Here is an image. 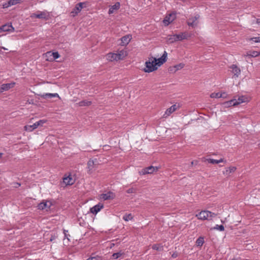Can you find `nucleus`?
I'll return each instance as SVG.
<instances>
[{
    "label": "nucleus",
    "mask_w": 260,
    "mask_h": 260,
    "mask_svg": "<svg viewBox=\"0 0 260 260\" xmlns=\"http://www.w3.org/2000/svg\"><path fill=\"white\" fill-rule=\"evenodd\" d=\"M127 55L125 49H118L116 53L110 52L106 55L107 59L109 61L123 60Z\"/></svg>",
    "instance_id": "f257e3e1"
},
{
    "label": "nucleus",
    "mask_w": 260,
    "mask_h": 260,
    "mask_svg": "<svg viewBox=\"0 0 260 260\" xmlns=\"http://www.w3.org/2000/svg\"><path fill=\"white\" fill-rule=\"evenodd\" d=\"M190 36L187 32H181L180 34L169 35L167 36V41L169 43H173L178 41L187 39Z\"/></svg>",
    "instance_id": "f03ea898"
},
{
    "label": "nucleus",
    "mask_w": 260,
    "mask_h": 260,
    "mask_svg": "<svg viewBox=\"0 0 260 260\" xmlns=\"http://www.w3.org/2000/svg\"><path fill=\"white\" fill-rule=\"evenodd\" d=\"M157 61L155 57H149L148 60L146 61V68L144 69V71L146 73H150L157 69L156 62Z\"/></svg>",
    "instance_id": "7ed1b4c3"
},
{
    "label": "nucleus",
    "mask_w": 260,
    "mask_h": 260,
    "mask_svg": "<svg viewBox=\"0 0 260 260\" xmlns=\"http://www.w3.org/2000/svg\"><path fill=\"white\" fill-rule=\"evenodd\" d=\"M217 216V214L212 212L208 210H202L200 213L196 215V216L200 220H212V219Z\"/></svg>",
    "instance_id": "20e7f679"
},
{
    "label": "nucleus",
    "mask_w": 260,
    "mask_h": 260,
    "mask_svg": "<svg viewBox=\"0 0 260 260\" xmlns=\"http://www.w3.org/2000/svg\"><path fill=\"white\" fill-rule=\"evenodd\" d=\"M46 120L41 119L34 123L32 125H27L24 126V129L27 132H32L35 129L37 128L39 126H42L43 124L46 123Z\"/></svg>",
    "instance_id": "39448f33"
},
{
    "label": "nucleus",
    "mask_w": 260,
    "mask_h": 260,
    "mask_svg": "<svg viewBox=\"0 0 260 260\" xmlns=\"http://www.w3.org/2000/svg\"><path fill=\"white\" fill-rule=\"evenodd\" d=\"M200 17V16L198 14H196L194 17H190L187 21V25L192 28L196 27L199 23L198 19Z\"/></svg>",
    "instance_id": "423d86ee"
},
{
    "label": "nucleus",
    "mask_w": 260,
    "mask_h": 260,
    "mask_svg": "<svg viewBox=\"0 0 260 260\" xmlns=\"http://www.w3.org/2000/svg\"><path fill=\"white\" fill-rule=\"evenodd\" d=\"M158 171V168L156 167H153L152 166H149L148 167H146L142 169L141 171L139 172V174L140 175H146L148 174H152L155 172H157Z\"/></svg>",
    "instance_id": "0eeeda50"
},
{
    "label": "nucleus",
    "mask_w": 260,
    "mask_h": 260,
    "mask_svg": "<svg viewBox=\"0 0 260 260\" xmlns=\"http://www.w3.org/2000/svg\"><path fill=\"white\" fill-rule=\"evenodd\" d=\"M76 179V175L74 173H70L68 176L66 175V186L74 184Z\"/></svg>",
    "instance_id": "6e6552de"
},
{
    "label": "nucleus",
    "mask_w": 260,
    "mask_h": 260,
    "mask_svg": "<svg viewBox=\"0 0 260 260\" xmlns=\"http://www.w3.org/2000/svg\"><path fill=\"white\" fill-rule=\"evenodd\" d=\"M176 18L175 13H170L167 15L163 20V23L165 26L169 25Z\"/></svg>",
    "instance_id": "1a4fd4ad"
},
{
    "label": "nucleus",
    "mask_w": 260,
    "mask_h": 260,
    "mask_svg": "<svg viewBox=\"0 0 260 260\" xmlns=\"http://www.w3.org/2000/svg\"><path fill=\"white\" fill-rule=\"evenodd\" d=\"M230 68L231 72L233 74V78H238L241 74V69L236 64H232Z\"/></svg>",
    "instance_id": "9d476101"
},
{
    "label": "nucleus",
    "mask_w": 260,
    "mask_h": 260,
    "mask_svg": "<svg viewBox=\"0 0 260 260\" xmlns=\"http://www.w3.org/2000/svg\"><path fill=\"white\" fill-rule=\"evenodd\" d=\"M33 16H34L35 18H39V19H44L45 20H47L49 19V14L48 12L46 11H42V12H39V13L33 14Z\"/></svg>",
    "instance_id": "9b49d317"
},
{
    "label": "nucleus",
    "mask_w": 260,
    "mask_h": 260,
    "mask_svg": "<svg viewBox=\"0 0 260 260\" xmlns=\"http://www.w3.org/2000/svg\"><path fill=\"white\" fill-rule=\"evenodd\" d=\"M52 205V204L50 201L43 200L42 202L38 204V209L39 210H43L46 208L50 209Z\"/></svg>",
    "instance_id": "f8f14e48"
},
{
    "label": "nucleus",
    "mask_w": 260,
    "mask_h": 260,
    "mask_svg": "<svg viewBox=\"0 0 260 260\" xmlns=\"http://www.w3.org/2000/svg\"><path fill=\"white\" fill-rule=\"evenodd\" d=\"M85 5V3H79L77 4L75 8L73 9V10L71 12V14L72 15V16L74 17L76 15H77L82 10V9L83 8V5Z\"/></svg>",
    "instance_id": "ddd939ff"
},
{
    "label": "nucleus",
    "mask_w": 260,
    "mask_h": 260,
    "mask_svg": "<svg viewBox=\"0 0 260 260\" xmlns=\"http://www.w3.org/2000/svg\"><path fill=\"white\" fill-rule=\"evenodd\" d=\"M179 108V105L174 104L171 106L169 108L167 109L164 114V117H167L170 115L172 113L175 111L177 109Z\"/></svg>",
    "instance_id": "4468645a"
},
{
    "label": "nucleus",
    "mask_w": 260,
    "mask_h": 260,
    "mask_svg": "<svg viewBox=\"0 0 260 260\" xmlns=\"http://www.w3.org/2000/svg\"><path fill=\"white\" fill-rule=\"evenodd\" d=\"M14 30V28L11 24H6L0 26V33L2 32L10 31L13 32Z\"/></svg>",
    "instance_id": "2eb2a0df"
},
{
    "label": "nucleus",
    "mask_w": 260,
    "mask_h": 260,
    "mask_svg": "<svg viewBox=\"0 0 260 260\" xmlns=\"http://www.w3.org/2000/svg\"><path fill=\"white\" fill-rule=\"evenodd\" d=\"M115 197V194L111 191H109L106 193H103L101 195V199L104 200H108L114 199Z\"/></svg>",
    "instance_id": "dca6fc26"
},
{
    "label": "nucleus",
    "mask_w": 260,
    "mask_h": 260,
    "mask_svg": "<svg viewBox=\"0 0 260 260\" xmlns=\"http://www.w3.org/2000/svg\"><path fill=\"white\" fill-rule=\"evenodd\" d=\"M15 84V82L2 84L0 87V92L1 93L5 91L8 90L10 88L14 87Z\"/></svg>",
    "instance_id": "f3484780"
},
{
    "label": "nucleus",
    "mask_w": 260,
    "mask_h": 260,
    "mask_svg": "<svg viewBox=\"0 0 260 260\" xmlns=\"http://www.w3.org/2000/svg\"><path fill=\"white\" fill-rule=\"evenodd\" d=\"M167 53L166 51L164 52V53L162 54V55L161 56V57L157 59V61L156 62V64L157 66L160 67L161 65H162L164 62H165L167 60Z\"/></svg>",
    "instance_id": "a211bd4d"
},
{
    "label": "nucleus",
    "mask_w": 260,
    "mask_h": 260,
    "mask_svg": "<svg viewBox=\"0 0 260 260\" xmlns=\"http://www.w3.org/2000/svg\"><path fill=\"white\" fill-rule=\"evenodd\" d=\"M103 208L104 205L102 204L99 203L98 204L91 208L90 209V211L92 214H96Z\"/></svg>",
    "instance_id": "6ab92c4d"
},
{
    "label": "nucleus",
    "mask_w": 260,
    "mask_h": 260,
    "mask_svg": "<svg viewBox=\"0 0 260 260\" xmlns=\"http://www.w3.org/2000/svg\"><path fill=\"white\" fill-rule=\"evenodd\" d=\"M132 39V36L130 35H127L123 37H122L121 40V43L120 45L122 46H126L127 45L129 42H130L131 40Z\"/></svg>",
    "instance_id": "aec40b11"
},
{
    "label": "nucleus",
    "mask_w": 260,
    "mask_h": 260,
    "mask_svg": "<svg viewBox=\"0 0 260 260\" xmlns=\"http://www.w3.org/2000/svg\"><path fill=\"white\" fill-rule=\"evenodd\" d=\"M260 55V52L256 51H249L244 55V57H255L258 56Z\"/></svg>",
    "instance_id": "412c9836"
},
{
    "label": "nucleus",
    "mask_w": 260,
    "mask_h": 260,
    "mask_svg": "<svg viewBox=\"0 0 260 260\" xmlns=\"http://www.w3.org/2000/svg\"><path fill=\"white\" fill-rule=\"evenodd\" d=\"M120 3L119 2L116 3L114 5L112 6L109 9V14H113L115 10H118L120 8Z\"/></svg>",
    "instance_id": "4be33fe9"
},
{
    "label": "nucleus",
    "mask_w": 260,
    "mask_h": 260,
    "mask_svg": "<svg viewBox=\"0 0 260 260\" xmlns=\"http://www.w3.org/2000/svg\"><path fill=\"white\" fill-rule=\"evenodd\" d=\"M94 161L93 160L90 159L87 162V172L90 174L92 173V170L94 167Z\"/></svg>",
    "instance_id": "5701e85b"
},
{
    "label": "nucleus",
    "mask_w": 260,
    "mask_h": 260,
    "mask_svg": "<svg viewBox=\"0 0 260 260\" xmlns=\"http://www.w3.org/2000/svg\"><path fill=\"white\" fill-rule=\"evenodd\" d=\"M237 168L235 167H230L226 169V170L223 171V174L224 175L229 176L231 173H234Z\"/></svg>",
    "instance_id": "b1692460"
},
{
    "label": "nucleus",
    "mask_w": 260,
    "mask_h": 260,
    "mask_svg": "<svg viewBox=\"0 0 260 260\" xmlns=\"http://www.w3.org/2000/svg\"><path fill=\"white\" fill-rule=\"evenodd\" d=\"M223 105L224 106V107L236 106H237V104H236V99H233L230 101L224 102L223 103Z\"/></svg>",
    "instance_id": "393cba45"
},
{
    "label": "nucleus",
    "mask_w": 260,
    "mask_h": 260,
    "mask_svg": "<svg viewBox=\"0 0 260 260\" xmlns=\"http://www.w3.org/2000/svg\"><path fill=\"white\" fill-rule=\"evenodd\" d=\"M207 160L209 163L212 164H217L220 162H226V161L224 160L223 158H220L219 160H216L213 158H209L207 159Z\"/></svg>",
    "instance_id": "a878e982"
},
{
    "label": "nucleus",
    "mask_w": 260,
    "mask_h": 260,
    "mask_svg": "<svg viewBox=\"0 0 260 260\" xmlns=\"http://www.w3.org/2000/svg\"><path fill=\"white\" fill-rule=\"evenodd\" d=\"M43 97L44 98V99H52L53 98H54V97H59V95L57 93H46L45 94H43Z\"/></svg>",
    "instance_id": "bb28decb"
},
{
    "label": "nucleus",
    "mask_w": 260,
    "mask_h": 260,
    "mask_svg": "<svg viewBox=\"0 0 260 260\" xmlns=\"http://www.w3.org/2000/svg\"><path fill=\"white\" fill-rule=\"evenodd\" d=\"M91 104V101H88L87 100H83L78 103V105L79 106H88Z\"/></svg>",
    "instance_id": "cd10ccee"
},
{
    "label": "nucleus",
    "mask_w": 260,
    "mask_h": 260,
    "mask_svg": "<svg viewBox=\"0 0 260 260\" xmlns=\"http://www.w3.org/2000/svg\"><path fill=\"white\" fill-rule=\"evenodd\" d=\"M123 219L125 221L132 220L133 219V216L131 213L125 214L122 217Z\"/></svg>",
    "instance_id": "c85d7f7f"
},
{
    "label": "nucleus",
    "mask_w": 260,
    "mask_h": 260,
    "mask_svg": "<svg viewBox=\"0 0 260 260\" xmlns=\"http://www.w3.org/2000/svg\"><path fill=\"white\" fill-rule=\"evenodd\" d=\"M245 99L246 98L244 96H241L239 97L237 100L236 99V104H237V106L239 105L240 104L245 102Z\"/></svg>",
    "instance_id": "c756f323"
},
{
    "label": "nucleus",
    "mask_w": 260,
    "mask_h": 260,
    "mask_svg": "<svg viewBox=\"0 0 260 260\" xmlns=\"http://www.w3.org/2000/svg\"><path fill=\"white\" fill-rule=\"evenodd\" d=\"M8 2L11 6L20 4L23 2V0H9Z\"/></svg>",
    "instance_id": "7c9ffc66"
},
{
    "label": "nucleus",
    "mask_w": 260,
    "mask_h": 260,
    "mask_svg": "<svg viewBox=\"0 0 260 260\" xmlns=\"http://www.w3.org/2000/svg\"><path fill=\"white\" fill-rule=\"evenodd\" d=\"M52 53V52L51 51H48L45 54V57H46V60L47 61H52L53 60H50V59H52V54H51Z\"/></svg>",
    "instance_id": "2f4dec72"
},
{
    "label": "nucleus",
    "mask_w": 260,
    "mask_h": 260,
    "mask_svg": "<svg viewBox=\"0 0 260 260\" xmlns=\"http://www.w3.org/2000/svg\"><path fill=\"white\" fill-rule=\"evenodd\" d=\"M204 238L201 237H199L197 240V241H196V243L197 244V245L200 246H202L203 245V244H204Z\"/></svg>",
    "instance_id": "473e14b6"
},
{
    "label": "nucleus",
    "mask_w": 260,
    "mask_h": 260,
    "mask_svg": "<svg viewBox=\"0 0 260 260\" xmlns=\"http://www.w3.org/2000/svg\"><path fill=\"white\" fill-rule=\"evenodd\" d=\"M52 54V59H50V60H54L56 59H57L59 57L60 55L58 52H54L51 53Z\"/></svg>",
    "instance_id": "72a5a7b5"
},
{
    "label": "nucleus",
    "mask_w": 260,
    "mask_h": 260,
    "mask_svg": "<svg viewBox=\"0 0 260 260\" xmlns=\"http://www.w3.org/2000/svg\"><path fill=\"white\" fill-rule=\"evenodd\" d=\"M210 96L211 98H220L221 94L220 92H213L210 94Z\"/></svg>",
    "instance_id": "f704fd0d"
},
{
    "label": "nucleus",
    "mask_w": 260,
    "mask_h": 260,
    "mask_svg": "<svg viewBox=\"0 0 260 260\" xmlns=\"http://www.w3.org/2000/svg\"><path fill=\"white\" fill-rule=\"evenodd\" d=\"M184 66L185 65L184 63H180L179 64L175 65L174 67V68L176 69L175 71H177V70H180V69L183 68Z\"/></svg>",
    "instance_id": "c9c22d12"
},
{
    "label": "nucleus",
    "mask_w": 260,
    "mask_h": 260,
    "mask_svg": "<svg viewBox=\"0 0 260 260\" xmlns=\"http://www.w3.org/2000/svg\"><path fill=\"white\" fill-rule=\"evenodd\" d=\"M214 229L219 230L220 231H223L224 230V227L223 225H218L216 224L215 227L214 228Z\"/></svg>",
    "instance_id": "e433bc0d"
},
{
    "label": "nucleus",
    "mask_w": 260,
    "mask_h": 260,
    "mask_svg": "<svg viewBox=\"0 0 260 260\" xmlns=\"http://www.w3.org/2000/svg\"><path fill=\"white\" fill-rule=\"evenodd\" d=\"M122 253L121 252H118L117 253H114L112 254V257L114 259H117L118 257H120L122 255Z\"/></svg>",
    "instance_id": "4c0bfd02"
},
{
    "label": "nucleus",
    "mask_w": 260,
    "mask_h": 260,
    "mask_svg": "<svg viewBox=\"0 0 260 260\" xmlns=\"http://www.w3.org/2000/svg\"><path fill=\"white\" fill-rule=\"evenodd\" d=\"M249 40L253 41L255 43H260V37L251 38L249 39Z\"/></svg>",
    "instance_id": "58836bf2"
},
{
    "label": "nucleus",
    "mask_w": 260,
    "mask_h": 260,
    "mask_svg": "<svg viewBox=\"0 0 260 260\" xmlns=\"http://www.w3.org/2000/svg\"><path fill=\"white\" fill-rule=\"evenodd\" d=\"M86 260H101V258L99 256H91V257L87 258Z\"/></svg>",
    "instance_id": "ea45409f"
},
{
    "label": "nucleus",
    "mask_w": 260,
    "mask_h": 260,
    "mask_svg": "<svg viewBox=\"0 0 260 260\" xmlns=\"http://www.w3.org/2000/svg\"><path fill=\"white\" fill-rule=\"evenodd\" d=\"M13 187L15 188H18L21 186V183L19 182H13L12 183Z\"/></svg>",
    "instance_id": "a19ab883"
},
{
    "label": "nucleus",
    "mask_w": 260,
    "mask_h": 260,
    "mask_svg": "<svg viewBox=\"0 0 260 260\" xmlns=\"http://www.w3.org/2000/svg\"><path fill=\"white\" fill-rule=\"evenodd\" d=\"M135 191H136V189H135V188H133V187L130 188H129L128 189H127V190H126V192H127V193H134V192H135Z\"/></svg>",
    "instance_id": "79ce46f5"
},
{
    "label": "nucleus",
    "mask_w": 260,
    "mask_h": 260,
    "mask_svg": "<svg viewBox=\"0 0 260 260\" xmlns=\"http://www.w3.org/2000/svg\"><path fill=\"white\" fill-rule=\"evenodd\" d=\"M11 5L9 4V2H7V3H5L3 4V8H8V7H10Z\"/></svg>",
    "instance_id": "37998d69"
},
{
    "label": "nucleus",
    "mask_w": 260,
    "mask_h": 260,
    "mask_svg": "<svg viewBox=\"0 0 260 260\" xmlns=\"http://www.w3.org/2000/svg\"><path fill=\"white\" fill-rule=\"evenodd\" d=\"M152 249L155 250H159V246L157 244H154L152 246Z\"/></svg>",
    "instance_id": "c03bdc74"
},
{
    "label": "nucleus",
    "mask_w": 260,
    "mask_h": 260,
    "mask_svg": "<svg viewBox=\"0 0 260 260\" xmlns=\"http://www.w3.org/2000/svg\"><path fill=\"white\" fill-rule=\"evenodd\" d=\"M221 94V98H225L227 96V94L225 92L220 93Z\"/></svg>",
    "instance_id": "a18cd8bd"
},
{
    "label": "nucleus",
    "mask_w": 260,
    "mask_h": 260,
    "mask_svg": "<svg viewBox=\"0 0 260 260\" xmlns=\"http://www.w3.org/2000/svg\"><path fill=\"white\" fill-rule=\"evenodd\" d=\"M62 183H65V180H66V179H65V175H64L62 177Z\"/></svg>",
    "instance_id": "49530a36"
},
{
    "label": "nucleus",
    "mask_w": 260,
    "mask_h": 260,
    "mask_svg": "<svg viewBox=\"0 0 260 260\" xmlns=\"http://www.w3.org/2000/svg\"><path fill=\"white\" fill-rule=\"evenodd\" d=\"M177 256V254L175 253H174L172 255V257L173 258H176V257Z\"/></svg>",
    "instance_id": "de8ad7c7"
},
{
    "label": "nucleus",
    "mask_w": 260,
    "mask_h": 260,
    "mask_svg": "<svg viewBox=\"0 0 260 260\" xmlns=\"http://www.w3.org/2000/svg\"><path fill=\"white\" fill-rule=\"evenodd\" d=\"M256 23L259 24H260V18L257 19L256 20Z\"/></svg>",
    "instance_id": "09e8293b"
},
{
    "label": "nucleus",
    "mask_w": 260,
    "mask_h": 260,
    "mask_svg": "<svg viewBox=\"0 0 260 260\" xmlns=\"http://www.w3.org/2000/svg\"><path fill=\"white\" fill-rule=\"evenodd\" d=\"M65 232H66V231H65V229H62V233L63 234L65 235ZM64 239H65V236L64 237Z\"/></svg>",
    "instance_id": "8fccbe9b"
},
{
    "label": "nucleus",
    "mask_w": 260,
    "mask_h": 260,
    "mask_svg": "<svg viewBox=\"0 0 260 260\" xmlns=\"http://www.w3.org/2000/svg\"><path fill=\"white\" fill-rule=\"evenodd\" d=\"M3 154V153L0 152V158L2 157Z\"/></svg>",
    "instance_id": "3c124183"
},
{
    "label": "nucleus",
    "mask_w": 260,
    "mask_h": 260,
    "mask_svg": "<svg viewBox=\"0 0 260 260\" xmlns=\"http://www.w3.org/2000/svg\"><path fill=\"white\" fill-rule=\"evenodd\" d=\"M193 161H192V162H191V165H193Z\"/></svg>",
    "instance_id": "603ef678"
}]
</instances>
